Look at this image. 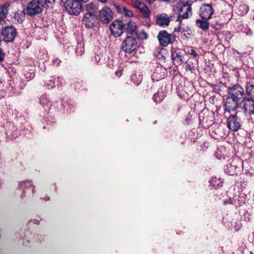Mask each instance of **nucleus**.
Listing matches in <instances>:
<instances>
[{
	"label": "nucleus",
	"mask_w": 254,
	"mask_h": 254,
	"mask_svg": "<svg viewBox=\"0 0 254 254\" xmlns=\"http://www.w3.org/2000/svg\"><path fill=\"white\" fill-rule=\"evenodd\" d=\"M185 51L186 53L190 54L193 57H196L198 56V54L196 53V52L191 47H187L185 49Z\"/></svg>",
	"instance_id": "c9c22d12"
},
{
	"label": "nucleus",
	"mask_w": 254,
	"mask_h": 254,
	"mask_svg": "<svg viewBox=\"0 0 254 254\" xmlns=\"http://www.w3.org/2000/svg\"><path fill=\"white\" fill-rule=\"evenodd\" d=\"M94 58L97 64L101 63L102 62H103V59H102L101 57L99 55L95 56Z\"/></svg>",
	"instance_id": "de8ad7c7"
},
{
	"label": "nucleus",
	"mask_w": 254,
	"mask_h": 254,
	"mask_svg": "<svg viewBox=\"0 0 254 254\" xmlns=\"http://www.w3.org/2000/svg\"><path fill=\"white\" fill-rule=\"evenodd\" d=\"M213 13L212 6L210 4H203L200 7L199 15L204 20H209Z\"/></svg>",
	"instance_id": "dca6fc26"
},
{
	"label": "nucleus",
	"mask_w": 254,
	"mask_h": 254,
	"mask_svg": "<svg viewBox=\"0 0 254 254\" xmlns=\"http://www.w3.org/2000/svg\"><path fill=\"white\" fill-rule=\"evenodd\" d=\"M221 15H224V13H221Z\"/></svg>",
	"instance_id": "338daca9"
},
{
	"label": "nucleus",
	"mask_w": 254,
	"mask_h": 254,
	"mask_svg": "<svg viewBox=\"0 0 254 254\" xmlns=\"http://www.w3.org/2000/svg\"><path fill=\"white\" fill-rule=\"evenodd\" d=\"M246 94L251 98L254 100V84L250 83H247L246 87Z\"/></svg>",
	"instance_id": "a878e982"
},
{
	"label": "nucleus",
	"mask_w": 254,
	"mask_h": 254,
	"mask_svg": "<svg viewBox=\"0 0 254 254\" xmlns=\"http://www.w3.org/2000/svg\"><path fill=\"white\" fill-rule=\"evenodd\" d=\"M237 7V12L240 15H244L248 12L249 7L245 3H241Z\"/></svg>",
	"instance_id": "393cba45"
},
{
	"label": "nucleus",
	"mask_w": 254,
	"mask_h": 254,
	"mask_svg": "<svg viewBox=\"0 0 254 254\" xmlns=\"http://www.w3.org/2000/svg\"><path fill=\"white\" fill-rule=\"evenodd\" d=\"M177 58H178V59H177L176 61H175V62H176L177 64H181L184 63L185 60L182 56L179 55Z\"/></svg>",
	"instance_id": "79ce46f5"
},
{
	"label": "nucleus",
	"mask_w": 254,
	"mask_h": 254,
	"mask_svg": "<svg viewBox=\"0 0 254 254\" xmlns=\"http://www.w3.org/2000/svg\"><path fill=\"white\" fill-rule=\"evenodd\" d=\"M185 69L187 71L189 70L192 73L195 69V66L193 63L190 62H187Z\"/></svg>",
	"instance_id": "f704fd0d"
},
{
	"label": "nucleus",
	"mask_w": 254,
	"mask_h": 254,
	"mask_svg": "<svg viewBox=\"0 0 254 254\" xmlns=\"http://www.w3.org/2000/svg\"><path fill=\"white\" fill-rule=\"evenodd\" d=\"M179 22V24L178 27H176L174 28V31L177 32H182L183 28L184 26H183L181 21H180V19L179 18H178L177 20Z\"/></svg>",
	"instance_id": "ea45409f"
},
{
	"label": "nucleus",
	"mask_w": 254,
	"mask_h": 254,
	"mask_svg": "<svg viewBox=\"0 0 254 254\" xmlns=\"http://www.w3.org/2000/svg\"><path fill=\"white\" fill-rule=\"evenodd\" d=\"M227 91L228 94L239 100L242 99L246 94L244 89L238 84L229 86Z\"/></svg>",
	"instance_id": "1a4fd4ad"
},
{
	"label": "nucleus",
	"mask_w": 254,
	"mask_h": 254,
	"mask_svg": "<svg viewBox=\"0 0 254 254\" xmlns=\"http://www.w3.org/2000/svg\"><path fill=\"white\" fill-rule=\"evenodd\" d=\"M49 199H50L49 197H46V198L45 199V200H46V201H48V200H49Z\"/></svg>",
	"instance_id": "680f3d73"
},
{
	"label": "nucleus",
	"mask_w": 254,
	"mask_h": 254,
	"mask_svg": "<svg viewBox=\"0 0 254 254\" xmlns=\"http://www.w3.org/2000/svg\"><path fill=\"white\" fill-rule=\"evenodd\" d=\"M243 122L241 119L238 117L237 113L230 115L227 120V126L229 129L236 131L239 129Z\"/></svg>",
	"instance_id": "0eeeda50"
},
{
	"label": "nucleus",
	"mask_w": 254,
	"mask_h": 254,
	"mask_svg": "<svg viewBox=\"0 0 254 254\" xmlns=\"http://www.w3.org/2000/svg\"><path fill=\"white\" fill-rule=\"evenodd\" d=\"M125 26L123 21L120 20H116L112 22L110 26L112 35L115 37L120 36L123 33Z\"/></svg>",
	"instance_id": "9d476101"
},
{
	"label": "nucleus",
	"mask_w": 254,
	"mask_h": 254,
	"mask_svg": "<svg viewBox=\"0 0 254 254\" xmlns=\"http://www.w3.org/2000/svg\"><path fill=\"white\" fill-rule=\"evenodd\" d=\"M157 37L160 45L162 47H167L169 44H173L176 41L175 35L169 33L166 30L159 31Z\"/></svg>",
	"instance_id": "7ed1b4c3"
},
{
	"label": "nucleus",
	"mask_w": 254,
	"mask_h": 254,
	"mask_svg": "<svg viewBox=\"0 0 254 254\" xmlns=\"http://www.w3.org/2000/svg\"><path fill=\"white\" fill-rule=\"evenodd\" d=\"M242 166V161L240 159L236 158L225 166L224 172L229 175H234L240 172Z\"/></svg>",
	"instance_id": "f03ea898"
},
{
	"label": "nucleus",
	"mask_w": 254,
	"mask_h": 254,
	"mask_svg": "<svg viewBox=\"0 0 254 254\" xmlns=\"http://www.w3.org/2000/svg\"><path fill=\"white\" fill-rule=\"evenodd\" d=\"M178 56H179V54L177 53H176V52H172V54H171V59L173 61H176L177 59H178V58H177L178 57Z\"/></svg>",
	"instance_id": "49530a36"
},
{
	"label": "nucleus",
	"mask_w": 254,
	"mask_h": 254,
	"mask_svg": "<svg viewBox=\"0 0 254 254\" xmlns=\"http://www.w3.org/2000/svg\"><path fill=\"white\" fill-rule=\"evenodd\" d=\"M66 11L70 14L78 15L81 10L82 4L75 0H66L64 4Z\"/></svg>",
	"instance_id": "6e6552de"
},
{
	"label": "nucleus",
	"mask_w": 254,
	"mask_h": 254,
	"mask_svg": "<svg viewBox=\"0 0 254 254\" xmlns=\"http://www.w3.org/2000/svg\"><path fill=\"white\" fill-rule=\"evenodd\" d=\"M7 10L4 5L0 6V18H3L6 17Z\"/></svg>",
	"instance_id": "e433bc0d"
},
{
	"label": "nucleus",
	"mask_w": 254,
	"mask_h": 254,
	"mask_svg": "<svg viewBox=\"0 0 254 254\" xmlns=\"http://www.w3.org/2000/svg\"><path fill=\"white\" fill-rule=\"evenodd\" d=\"M239 26V31L245 33L247 35H252V30L248 27L247 24H243L242 23H238Z\"/></svg>",
	"instance_id": "c756f323"
},
{
	"label": "nucleus",
	"mask_w": 254,
	"mask_h": 254,
	"mask_svg": "<svg viewBox=\"0 0 254 254\" xmlns=\"http://www.w3.org/2000/svg\"><path fill=\"white\" fill-rule=\"evenodd\" d=\"M31 186H32V184L29 181L21 182L19 184V187L23 190V192H25V188L27 189Z\"/></svg>",
	"instance_id": "473e14b6"
},
{
	"label": "nucleus",
	"mask_w": 254,
	"mask_h": 254,
	"mask_svg": "<svg viewBox=\"0 0 254 254\" xmlns=\"http://www.w3.org/2000/svg\"><path fill=\"white\" fill-rule=\"evenodd\" d=\"M215 156L219 160H225L230 157L228 151L223 146H220L217 148Z\"/></svg>",
	"instance_id": "6ab92c4d"
},
{
	"label": "nucleus",
	"mask_w": 254,
	"mask_h": 254,
	"mask_svg": "<svg viewBox=\"0 0 254 254\" xmlns=\"http://www.w3.org/2000/svg\"><path fill=\"white\" fill-rule=\"evenodd\" d=\"M134 5V7L138 9L142 13L143 17L144 18H148L150 17L151 11L144 3L136 1Z\"/></svg>",
	"instance_id": "f3484780"
},
{
	"label": "nucleus",
	"mask_w": 254,
	"mask_h": 254,
	"mask_svg": "<svg viewBox=\"0 0 254 254\" xmlns=\"http://www.w3.org/2000/svg\"><path fill=\"white\" fill-rule=\"evenodd\" d=\"M45 85L48 89H52L55 86V83L52 79H50L45 83Z\"/></svg>",
	"instance_id": "4c0bfd02"
},
{
	"label": "nucleus",
	"mask_w": 254,
	"mask_h": 254,
	"mask_svg": "<svg viewBox=\"0 0 254 254\" xmlns=\"http://www.w3.org/2000/svg\"><path fill=\"white\" fill-rule=\"evenodd\" d=\"M98 0L102 3H105L107 1V0Z\"/></svg>",
	"instance_id": "13d9d810"
},
{
	"label": "nucleus",
	"mask_w": 254,
	"mask_h": 254,
	"mask_svg": "<svg viewBox=\"0 0 254 254\" xmlns=\"http://www.w3.org/2000/svg\"><path fill=\"white\" fill-rule=\"evenodd\" d=\"M148 3L151 4L155 1V0H145Z\"/></svg>",
	"instance_id": "4d7b16f0"
},
{
	"label": "nucleus",
	"mask_w": 254,
	"mask_h": 254,
	"mask_svg": "<svg viewBox=\"0 0 254 254\" xmlns=\"http://www.w3.org/2000/svg\"><path fill=\"white\" fill-rule=\"evenodd\" d=\"M25 13L24 10H18L14 13L13 20L17 23H22L25 19Z\"/></svg>",
	"instance_id": "4be33fe9"
},
{
	"label": "nucleus",
	"mask_w": 254,
	"mask_h": 254,
	"mask_svg": "<svg viewBox=\"0 0 254 254\" xmlns=\"http://www.w3.org/2000/svg\"><path fill=\"white\" fill-rule=\"evenodd\" d=\"M3 81L0 80V92L3 90Z\"/></svg>",
	"instance_id": "864d4df0"
},
{
	"label": "nucleus",
	"mask_w": 254,
	"mask_h": 254,
	"mask_svg": "<svg viewBox=\"0 0 254 254\" xmlns=\"http://www.w3.org/2000/svg\"><path fill=\"white\" fill-rule=\"evenodd\" d=\"M35 187H33L32 189V193H34L35 192Z\"/></svg>",
	"instance_id": "052dcab7"
},
{
	"label": "nucleus",
	"mask_w": 254,
	"mask_h": 254,
	"mask_svg": "<svg viewBox=\"0 0 254 254\" xmlns=\"http://www.w3.org/2000/svg\"><path fill=\"white\" fill-rule=\"evenodd\" d=\"M239 108L246 115L251 116L254 114V100L249 97L243 98L239 102Z\"/></svg>",
	"instance_id": "20e7f679"
},
{
	"label": "nucleus",
	"mask_w": 254,
	"mask_h": 254,
	"mask_svg": "<svg viewBox=\"0 0 254 254\" xmlns=\"http://www.w3.org/2000/svg\"><path fill=\"white\" fill-rule=\"evenodd\" d=\"M63 78L61 77H58L57 78V86L58 87L62 86V82H63Z\"/></svg>",
	"instance_id": "09e8293b"
},
{
	"label": "nucleus",
	"mask_w": 254,
	"mask_h": 254,
	"mask_svg": "<svg viewBox=\"0 0 254 254\" xmlns=\"http://www.w3.org/2000/svg\"><path fill=\"white\" fill-rule=\"evenodd\" d=\"M84 52V45L82 43H77L75 49V53L77 56L82 55Z\"/></svg>",
	"instance_id": "2f4dec72"
},
{
	"label": "nucleus",
	"mask_w": 254,
	"mask_h": 254,
	"mask_svg": "<svg viewBox=\"0 0 254 254\" xmlns=\"http://www.w3.org/2000/svg\"><path fill=\"white\" fill-rule=\"evenodd\" d=\"M61 63V61L58 59H56L55 60H53V64L54 65H55L56 66H58L60 65Z\"/></svg>",
	"instance_id": "603ef678"
},
{
	"label": "nucleus",
	"mask_w": 254,
	"mask_h": 254,
	"mask_svg": "<svg viewBox=\"0 0 254 254\" xmlns=\"http://www.w3.org/2000/svg\"><path fill=\"white\" fill-rule=\"evenodd\" d=\"M209 183L210 186L215 189H218L223 185V182L221 179L216 177H212L209 180Z\"/></svg>",
	"instance_id": "5701e85b"
},
{
	"label": "nucleus",
	"mask_w": 254,
	"mask_h": 254,
	"mask_svg": "<svg viewBox=\"0 0 254 254\" xmlns=\"http://www.w3.org/2000/svg\"><path fill=\"white\" fill-rule=\"evenodd\" d=\"M245 203V201L244 200H241L240 202H239V205H242L243 204H244Z\"/></svg>",
	"instance_id": "bf43d9fd"
},
{
	"label": "nucleus",
	"mask_w": 254,
	"mask_h": 254,
	"mask_svg": "<svg viewBox=\"0 0 254 254\" xmlns=\"http://www.w3.org/2000/svg\"><path fill=\"white\" fill-rule=\"evenodd\" d=\"M54 2L55 0H44V4H46L48 6H49V4H52Z\"/></svg>",
	"instance_id": "8fccbe9b"
},
{
	"label": "nucleus",
	"mask_w": 254,
	"mask_h": 254,
	"mask_svg": "<svg viewBox=\"0 0 254 254\" xmlns=\"http://www.w3.org/2000/svg\"><path fill=\"white\" fill-rule=\"evenodd\" d=\"M225 15L224 16V18L225 22H227L232 18L233 15L232 13H225Z\"/></svg>",
	"instance_id": "c03bdc74"
},
{
	"label": "nucleus",
	"mask_w": 254,
	"mask_h": 254,
	"mask_svg": "<svg viewBox=\"0 0 254 254\" xmlns=\"http://www.w3.org/2000/svg\"><path fill=\"white\" fill-rule=\"evenodd\" d=\"M126 29L128 33L130 35H136L138 32V28L136 24L131 20H129L126 24Z\"/></svg>",
	"instance_id": "aec40b11"
},
{
	"label": "nucleus",
	"mask_w": 254,
	"mask_h": 254,
	"mask_svg": "<svg viewBox=\"0 0 254 254\" xmlns=\"http://www.w3.org/2000/svg\"><path fill=\"white\" fill-rule=\"evenodd\" d=\"M40 104L44 107L46 108L47 113L50 109L51 106V102L46 94L42 95L40 98Z\"/></svg>",
	"instance_id": "412c9836"
},
{
	"label": "nucleus",
	"mask_w": 254,
	"mask_h": 254,
	"mask_svg": "<svg viewBox=\"0 0 254 254\" xmlns=\"http://www.w3.org/2000/svg\"><path fill=\"white\" fill-rule=\"evenodd\" d=\"M131 80L136 85H138L142 81V75L139 72H135L130 76Z\"/></svg>",
	"instance_id": "cd10ccee"
},
{
	"label": "nucleus",
	"mask_w": 254,
	"mask_h": 254,
	"mask_svg": "<svg viewBox=\"0 0 254 254\" xmlns=\"http://www.w3.org/2000/svg\"><path fill=\"white\" fill-rule=\"evenodd\" d=\"M115 74L117 76L120 77L122 75V72L120 71H116Z\"/></svg>",
	"instance_id": "5fc2aeb1"
},
{
	"label": "nucleus",
	"mask_w": 254,
	"mask_h": 254,
	"mask_svg": "<svg viewBox=\"0 0 254 254\" xmlns=\"http://www.w3.org/2000/svg\"><path fill=\"white\" fill-rule=\"evenodd\" d=\"M253 243L254 245V233L253 234Z\"/></svg>",
	"instance_id": "e2e57ef3"
},
{
	"label": "nucleus",
	"mask_w": 254,
	"mask_h": 254,
	"mask_svg": "<svg viewBox=\"0 0 254 254\" xmlns=\"http://www.w3.org/2000/svg\"><path fill=\"white\" fill-rule=\"evenodd\" d=\"M116 8L118 12L123 14L124 13L126 9V7H125L123 5H115Z\"/></svg>",
	"instance_id": "a19ab883"
},
{
	"label": "nucleus",
	"mask_w": 254,
	"mask_h": 254,
	"mask_svg": "<svg viewBox=\"0 0 254 254\" xmlns=\"http://www.w3.org/2000/svg\"><path fill=\"white\" fill-rule=\"evenodd\" d=\"M124 13L128 17H131L133 16V13L132 11L129 9H127L126 8Z\"/></svg>",
	"instance_id": "a18cd8bd"
},
{
	"label": "nucleus",
	"mask_w": 254,
	"mask_h": 254,
	"mask_svg": "<svg viewBox=\"0 0 254 254\" xmlns=\"http://www.w3.org/2000/svg\"><path fill=\"white\" fill-rule=\"evenodd\" d=\"M4 56V53L3 52L2 50L0 48V62H2L3 61Z\"/></svg>",
	"instance_id": "3c124183"
},
{
	"label": "nucleus",
	"mask_w": 254,
	"mask_h": 254,
	"mask_svg": "<svg viewBox=\"0 0 254 254\" xmlns=\"http://www.w3.org/2000/svg\"><path fill=\"white\" fill-rule=\"evenodd\" d=\"M142 24L148 27H149L151 26V21L150 17H149L148 18H145V20L142 21Z\"/></svg>",
	"instance_id": "37998d69"
},
{
	"label": "nucleus",
	"mask_w": 254,
	"mask_h": 254,
	"mask_svg": "<svg viewBox=\"0 0 254 254\" xmlns=\"http://www.w3.org/2000/svg\"><path fill=\"white\" fill-rule=\"evenodd\" d=\"M179 15L183 18H188L191 15L190 5L188 3L183 4L179 10Z\"/></svg>",
	"instance_id": "a211bd4d"
},
{
	"label": "nucleus",
	"mask_w": 254,
	"mask_h": 254,
	"mask_svg": "<svg viewBox=\"0 0 254 254\" xmlns=\"http://www.w3.org/2000/svg\"><path fill=\"white\" fill-rule=\"evenodd\" d=\"M88 0H75V1H76L77 2H79L80 3H81V2L85 3L88 1Z\"/></svg>",
	"instance_id": "6e6d98bb"
},
{
	"label": "nucleus",
	"mask_w": 254,
	"mask_h": 254,
	"mask_svg": "<svg viewBox=\"0 0 254 254\" xmlns=\"http://www.w3.org/2000/svg\"><path fill=\"white\" fill-rule=\"evenodd\" d=\"M239 101L229 94L223 99L224 110L229 113L236 111L239 108Z\"/></svg>",
	"instance_id": "39448f33"
},
{
	"label": "nucleus",
	"mask_w": 254,
	"mask_h": 254,
	"mask_svg": "<svg viewBox=\"0 0 254 254\" xmlns=\"http://www.w3.org/2000/svg\"><path fill=\"white\" fill-rule=\"evenodd\" d=\"M113 12L108 7H105L99 11V18L103 23H108L113 17Z\"/></svg>",
	"instance_id": "ddd939ff"
},
{
	"label": "nucleus",
	"mask_w": 254,
	"mask_h": 254,
	"mask_svg": "<svg viewBox=\"0 0 254 254\" xmlns=\"http://www.w3.org/2000/svg\"><path fill=\"white\" fill-rule=\"evenodd\" d=\"M82 22L86 27L91 28L98 24L99 20L95 13H87L83 14Z\"/></svg>",
	"instance_id": "9b49d317"
},
{
	"label": "nucleus",
	"mask_w": 254,
	"mask_h": 254,
	"mask_svg": "<svg viewBox=\"0 0 254 254\" xmlns=\"http://www.w3.org/2000/svg\"><path fill=\"white\" fill-rule=\"evenodd\" d=\"M95 5L93 3L91 2L86 4L83 7H82L81 10L83 14H85L87 13H95Z\"/></svg>",
	"instance_id": "b1692460"
},
{
	"label": "nucleus",
	"mask_w": 254,
	"mask_h": 254,
	"mask_svg": "<svg viewBox=\"0 0 254 254\" xmlns=\"http://www.w3.org/2000/svg\"><path fill=\"white\" fill-rule=\"evenodd\" d=\"M181 33H182L184 35V36L188 39L190 38L192 34V31L191 30L190 28L188 26H184L181 32Z\"/></svg>",
	"instance_id": "7c9ffc66"
},
{
	"label": "nucleus",
	"mask_w": 254,
	"mask_h": 254,
	"mask_svg": "<svg viewBox=\"0 0 254 254\" xmlns=\"http://www.w3.org/2000/svg\"><path fill=\"white\" fill-rule=\"evenodd\" d=\"M24 196V195H21V198H23Z\"/></svg>",
	"instance_id": "0e129e2a"
},
{
	"label": "nucleus",
	"mask_w": 254,
	"mask_h": 254,
	"mask_svg": "<svg viewBox=\"0 0 254 254\" xmlns=\"http://www.w3.org/2000/svg\"><path fill=\"white\" fill-rule=\"evenodd\" d=\"M44 7V0H32L27 4V14L29 16L38 14L42 11Z\"/></svg>",
	"instance_id": "f257e3e1"
},
{
	"label": "nucleus",
	"mask_w": 254,
	"mask_h": 254,
	"mask_svg": "<svg viewBox=\"0 0 254 254\" xmlns=\"http://www.w3.org/2000/svg\"><path fill=\"white\" fill-rule=\"evenodd\" d=\"M13 90V87L12 86V84L11 83H6V84H4L3 86V90H2L3 91H4L5 92H11Z\"/></svg>",
	"instance_id": "58836bf2"
},
{
	"label": "nucleus",
	"mask_w": 254,
	"mask_h": 254,
	"mask_svg": "<svg viewBox=\"0 0 254 254\" xmlns=\"http://www.w3.org/2000/svg\"><path fill=\"white\" fill-rule=\"evenodd\" d=\"M24 75L26 78L28 80H30L34 77L35 73L33 69H30L29 71H25Z\"/></svg>",
	"instance_id": "72a5a7b5"
},
{
	"label": "nucleus",
	"mask_w": 254,
	"mask_h": 254,
	"mask_svg": "<svg viewBox=\"0 0 254 254\" xmlns=\"http://www.w3.org/2000/svg\"><path fill=\"white\" fill-rule=\"evenodd\" d=\"M137 41L132 36H127L122 45V50L126 53L131 54L137 48Z\"/></svg>",
	"instance_id": "423d86ee"
},
{
	"label": "nucleus",
	"mask_w": 254,
	"mask_h": 254,
	"mask_svg": "<svg viewBox=\"0 0 254 254\" xmlns=\"http://www.w3.org/2000/svg\"><path fill=\"white\" fill-rule=\"evenodd\" d=\"M171 21V17L169 16L165 13L158 14L156 16L155 22L156 25L162 28L168 26Z\"/></svg>",
	"instance_id": "4468645a"
},
{
	"label": "nucleus",
	"mask_w": 254,
	"mask_h": 254,
	"mask_svg": "<svg viewBox=\"0 0 254 254\" xmlns=\"http://www.w3.org/2000/svg\"><path fill=\"white\" fill-rule=\"evenodd\" d=\"M167 75V70L161 65H158L151 75L153 81H158L164 78Z\"/></svg>",
	"instance_id": "2eb2a0df"
},
{
	"label": "nucleus",
	"mask_w": 254,
	"mask_h": 254,
	"mask_svg": "<svg viewBox=\"0 0 254 254\" xmlns=\"http://www.w3.org/2000/svg\"><path fill=\"white\" fill-rule=\"evenodd\" d=\"M207 20L203 19H197L196 21V25L203 30H207L209 27V23Z\"/></svg>",
	"instance_id": "bb28decb"
},
{
	"label": "nucleus",
	"mask_w": 254,
	"mask_h": 254,
	"mask_svg": "<svg viewBox=\"0 0 254 254\" xmlns=\"http://www.w3.org/2000/svg\"><path fill=\"white\" fill-rule=\"evenodd\" d=\"M253 201H254L253 204H254V195Z\"/></svg>",
	"instance_id": "69168bd1"
},
{
	"label": "nucleus",
	"mask_w": 254,
	"mask_h": 254,
	"mask_svg": "<svg viewBox=\"0 0 254 254\" xmlns=\"http://www.w3.org/2000/svg\"><path fill=\"white\" fill-rule=\"evenodd\" d=\"M165 95L162 90H158L154 95L153 99L156 103L161 102L163 99Z\"/></svg>",
	"instance_id": "c85d7f7f"
},
{
	"label": "nucleus",
	"mask_w": 254,
	"mask_h": 254,
	"mask_svg": "<svg viewBox=\"0 0 254 254\" xmlns=\"http://www.w3.org/2000/svg\"><path fill=\"white\" fill-rule=\"evenodd\" d=\"M1 35L5 42H12L16 35V29L12 26H6L2 29Z\"/></svg>",
	"instance_id": "f8f14e48"
},
{
	"label": "nucleus",
	"mask_w": 254,
	"mask_h": 254,
	"mask_svg": "<svg viewBox=\"0 0 254 254\" xmlns=\"http://www.w3.org/2000/svg\"><path fill=\"white\" fill-rule=\"evenodd\" d=\"M36 222H38L36 220H34V223H35Z\"/></svg>",
	"instance_id": "774afa93"
}]
</instances>
